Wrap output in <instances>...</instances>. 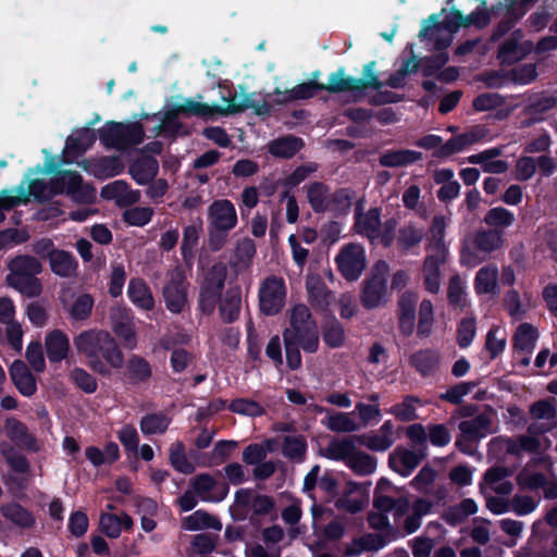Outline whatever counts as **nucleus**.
Listing matches in <instances>:
<instances>
[{
    "label": "nucleus",
    "mask_w": 557,
    "mask_h": 557,
    "mask_svg": "<svg viewBox=\"0 0 557 557\" xmlns=\"http://www.w3.org/2000/svg\"><path fill=\"white\" fill-rule=\"evenodd\" d=\"M420 59H418L417 55L411 52V55L403 61L399 69L388 76L385 84L394 89L404 88L406 77L410 74L417 73L420 69Z\"/></svg>",
    "instance_id": "43"
},
{
    "label": "nucleus",
    "mask_w": 557,
    "mask_h": 557,
    "mask_svg": "<svg viewBox=\"0 0 557 557\" xmlns=\"http://www.w3.org/2000/svg\"><path fill=\"white\" fill-rule=\"evenodd\" d=\"M209 226L219 231H232L238 222L234 203L228 199L214 200L208 208Z\"/></svg>",
    "instance_id": "13"
},
{
    "label": "nucleus",
    "mask_w": 557,
    "mask_h": 557,
    "mask_svg": "<svg viewBox=\"0 0 557 557\" xmlns=\"http://www.w3.org/2000/svg\"><path fill=\"white\" fill-rule=\"evenodd\" d=\"M441 354L434 348H423L414 351L409 357V364L422 377L434 375L441 367Z\"/></svg>",
    "instance_id": "21"
},
{
    "label": "nucleus",
    "mask_w": 557,
    "mask_h": 557,
    "mask_svg": "<svg viewBox=\"0 0 557 557\" xmlns=\"http://www.w3.org/2000/svg\"><path fill=\"white\" fill-rule=\"evenodd\" d=\"M498 269L495 264H488L481 268L474 277V290L478 295L499 293L497 284Z\"/></svg>",
    "instance_id": "34"
},
{
    "label": "nucleus",
    "mask_w": 557,
    "mask_h": 557,
    "mask_svg": "<svg viewBox=\"0 0 557 557\" xmlns=\"http://www.w3.org/2000/svg\"><path fill=\"white\" fill-rule=\"evenodd\" d=\"M422 159V152L409 149H391L380 156L379 162L384 168H403Z\"/></svg>",
    "instance_id": "33"
},
{
    "label": "nucleus",
    "mask_w": 557,
    "mask_h": 557,
    "mask_svg": "<svg viewBox=\"0 0 557 557\" xmlns=\"http://www.w3.org/2000/svg\"><path fill=\"white\" fill-rule=\"evenodd\" d=\"M112 330L126 349H134L137 346L135 326L131 321H115Z\"/></svg>",
    "instance_id": "62"
},
{
    "label": "nucleus",
    "mask_w": 557,
    "mask_h": 557,
    "mask_svg": "<svg viewBox=\"0 0 557 557\" xmlns=\"http://www.w3.org/2000/svg\"><path fill=\"white\" fill-rule=\"evenodd\" d=\"M173 108L178 114L184 115L211 116L218 113L215 106L211 107L208 103L198 102L191 98L186 99L183 103L174 104Z\"/></svg>",
    "instance_id": "57"
},
{
    "label": "nucleus",
    "mask_w": 557,
    "mask_h": 557,
    "mask_svg": "<svg viewBox=\"0 0 557 557\" xmlns=\"http://www.w3.org/2000/svg\"><path fill=\"white\" fill-rule=\"evenodd\" d=\"M94 297L84 293L78 295L70 308V317L75 321H85L91 315L94 308Z\"/></svg>",
    "instance_id": "58"
},
{
    "label": "nucleus",
    "mask_w": 557,
    "mask_h": 557,
    "mask_svg": "<svg viewBox=\"0 0 557 557\" xmlns=\"http://www.w3.org/2000/svg\"><path fill=\"white\" fill-rule=\"evenodd\" d=\"M557 107V97L547 92H541L531 98L523 108V114L528 117L523 126H532L544 121L545 114Z\"/></svg>",
    "instance_id": "16"
},
{
    "label": "nucleus",
    "mask_w": 557,
    "mask_h": 557,
    "mask_svg": "<svg viewBox=\"0 0 557 557\" xmlns=\"http://www.w3.org/2000/svg\"><path fill=\"white\" fill-rule=\"evenodd\" d=\"M485 135L482 128H474L450 137L440 149L433 151L432 156L436 159H445L462 151L467 146L481 140Z\"/></svg>",
    "instance_id": "19"
},
{
    "label": "nucleus",
    "mask_w": 557,
    "mask_h": 557,
    "mask_svg": "<svg viewBox=\"0 0 557 557\" xmlns=\"http://www.w3.org/2000/svg\"><path fill=\"white\" fill-rule=\"evenodd\" d=\"M242 308V288L230 286L219 304L220 317L224 323H233L239 318Z\"/></svg>",
    "instance_id": "25"
},
{
    "label": "nucleus",
    "mask_w": 557,
    "mask_h": 557,
    "mask_svg": "<svg viewBox=\"0 0 557 557\" xmlns=\"http://www.w3.org/2000/svg\"><path fill=\"white\" fill-rule=\"evenodd\" d=\"M9 374L21 395L32 397L36 394V377L23 360H14L9 368Z\"/></svg>",
    "instance_id": "20"
},
{
    "label": "nucleus",
    "mask_w": 557,
    "mask_h": 557,
    "mask_svg": "<svg viewBox=\"0 0 557 557\" xmlns=\"http://www.w3.org/2000/svg\"><path fill=\"white\" fill-rule=\"evenodd\" d=\"M335 261L342 276L348 282H355L367 267L364 248L359 244H347L339 250Z\"/></svg>",
    "instance_id": "10"
},
{
    "label": "nucleus",
    "mask_w": 557,
    "mask_h": 557,
    "mask_svg": "<svg viewBox=\"0 0 557 557\" xmlns=\"http://www.w3.org/2000/svg\"><path fill=\"white\" fill-rule=\"evenodd\" d=\"M425 457L426 453L424 450L413 451L405 447H397L388 456V467L406 478L412 473Z\"/></svg>",
    "instance_id": "15"
},
{
    "label": "nucleus",
    "mask_w": 557,
    "mask_h": 557,
    "mask_svg": "<svg viewBox=\"0 0 557 557\" xmlns=\"http://www.w3.org/2000/svg\"><path fill=\"white\" fill-rule=\"evenodd\" d=\"M307 199L314 213H324L329 208L330 187L323 182H313L306 186Z\"/></svg>",
    "instance_id": "40"
},
{
    "label": "nucleus",
    "mask_w": 557,
    "mask_h": 557,
    "mask_svg": "<svg viewBox=\"0 0 557 557\" xmlns=\"http://www.w3.org/2000/svg\"><path fill=\"white\" fill-rule=\"evenodd\" d=\"M49 189L52 196L65 194L78 203L90 205L96 199V188L84 183L83 176L76 171L57 172L50 180Z\"/></svg>",
    "instance_id": "5"
},
{
    "label": "nucleus",
    "mask_w": 557,
    "mask_h": 557,
    "mask_svg": "<svg viewBox=\"0 0 557 557\" xmlns=\"http://www.w3.org/2000/svg\"><path fill=\"white\" fill-rule=\"evenodd\" d=\"M387 544V540L377 533H367L360 537L354 540L356 549H347L348 556L358 555L361 552H377Z\"/></svg>",
    "instance_id": "54"
},
{
    "label": "nucleus",
    "mask_w": 557,
    "mask_h": 557,
    "mask_svg": "<svg viewBox=\"0 0 557 557\" xmlns=\"http://www.w3.org/2000/svg\"><path fill=\"white\" fill-rule=\"evenodd\" d=\"M418 295L411 290L401 294L398 300V329L403 336L412 335L416 325Z\"/></svg>",
    "instance_id": "18"
},
{
    "label": "nucleus",
    "mask_w": 557,
    "mask_h": 557,
    "mask_svg": "<svg viewBox=\"0 0 557 557\" xmlns=\"http://www.w3.org/2000/svg\"><path fill=\"white\" fill-rule=\"evenodd\" d=\"M170 463L177 472L183 474H190L195 471L194 465L186 457L183 442H176L171 446Z\"/></svg>",
    "instance_id": "56"
},
{
    "label": "nucleus",
    "mask_w": 557,
    "mask_h": 557,
    "mask_svg": "<svg viewBox=\"0 0 557 557\" xmlns=\"http://www.w3.org/2000/svg\"><path fill=\"white\" fill-rule=\"evenodd\" d=\"M45 348L48 360L59 363L67 358L70 351L69 336L61 330H53L46 335Z\"/></svg>",
    "instance_id": "24"
},
{
    "label": "nucleus",
    "mask_w": 557,
    "mask_h": 557,
    "mask_svg": "<svg viewBox=\"0 0 557 557\" xmlns=\"http://www.w3.org/2000/svg\"><path fill=\"white\" fill-rule=\"evenodd\" d=\"M446 9L443 8L438 14L433 13L423 21L422 27L419 32L421 38H429V32L433 28H444L450 34L457 33L460 28H468L474 26L478 29L485 28L492 20V7L490 9H480L463 15L461 11L451 8L448 15L443 21H440V15L444 14Z\"/></svg>",
    "instance_id": "4"
},
{
    "label": "nucleus",
    "mask_w": 557,
    "mask_h": 557,
    "mask_svg": "<svg viewBox=\"0 0 557 557\" xmlns=\"http://www.w3.org/2000/svg\"><path fill=\"white\" fill-rule=\"evenodd\" d=\"M420 61L421 72L424 77L437 76L441 70L449 61V55L447 52H437L432 55L423 57Z\"/></svg>",
    "instance_id": "64"
},
{
    "label": "nucleus",
    "mask_w": 557,
    "mask_h": 557,
    "mask_svg": "<svg viewBox=\"0 0 557 557\" xmlns=\"http://www.w3.org/2000/svg\"><path fill=\"white\" fill-rule=\"evenodd\" d=\"M4 433L8 441L0 442V455L9 468L18 474H27L30 471L28 459L16 448L29 453H37L40 445L34 434L28 431L27 425L15 417H8L4 420Z\"/></svg>",
    "instance_id": "3"
},
{
    "label": "nucleus",
    "mask_w": 557,
    "mask_h": 557,
    "mask_svg": "<svg viewBox=\"0 0 557 557\" xmlns=\"http://www.w3.org/2000/svg\"><path fill=\"white\" fill-rule=\"evenodd\" d=\"M473 244L478 250L491 253L503 245V233L496 228L480 230L474 234Z\"/></svg>",
    "instance_id": "47"
},
{
    "label": "nucleus",
    "mask_w": 557,
    "mask_h": 557,
    "mask_svg": "<svg viewBox=\"0 0 557 557\" xmlns=\"http://www.w3.org/2000/svg\"><path fill=\"white\" fill-rule=\"evenodd\" d=\"M381 225L380 208H370L364 214L356 212L355 227L357 233L367 237L371 243L379 238Z\"/></svg>",
    "instance_id": "26"
},
{
    "label": "nucleus",
    "mask_w": 557,
    "mask_h": 557,
    "mask_svg": "<svg viewBox=\"0 0 557 557\" xmlns=\"http://www.w3.org/2000/svg\"><path fill=\"white\" fill-rule=\"evenodd\" d=\"M376 458L362 450H355L346 466L357 475L372 474L376 469Z\"/></svg>",
    "instance_id": "50"
},
{
    "label": "nucleus",
    "mask_w": 557,
    "mask_h": 557,
    "mask_svg": "<svg viewBox=\"0 0 557 557\" xmlns=\"http://www.w3.org/2000/svg\"><path fill=\"white\" fill-rule=\"evenodd\" d=\"M322 338L329 348L342 347L346 339L343 324L334 317L326 320L322 325Z\"/></svg>",
    "instance_id": "48"
},
{
    "label": "nucleus",
    "mask_w": 557,
    "mask_h": 557,
    "mask_svg": "<svg viewBox=\"0 0 557 557\" xmlns=\"http://www.w3.org/2000/svg\"><path fill=\"white\" fill-rule=\"evenodd\" d=\"M360 488V484L354 481L347 482L344 494L336 502V507L345 509L350 513H358L363 510L366 506V498H352L351 494L356 493Z\"/></svg>",
    "instance_id": "51"
},
{
    "label": "nucleus",
    "mask_w": 557,
    "mask_h": 557,
    "mask_svg": "<svg viewBox=\"0 0 557 557\" xmlns=\"http://www.w3.org/2000/svg\"><path fill=\"white\" fill-rule=\"evenodd\" d=\"M537 337V330L532 324L521 323L512 337V346L515 350L530 355L535 347Z\"/></svg>",
    "instance_id": "42"
},
{
    "label": "nucleus",
    "mask_w": 557,
    "mask_h": 557,
    "mask_svg": "<svg viewBox=\"0 0 557 557\" xmlns=\"http://www.w3.org/2000/svg\"><path fill=\"white\" fill-rule=\"evenodd\" d=\"M2 517L15 527L24 530L32 529L36 524V518L32 511L20 503L10 502L0 507Z\"/></svg>",
    "instance_id": "29"
},
{
    "label": "nucleus",
    "mask_w": 557,
    "mask_h": 557,
    "mask_svg": "<svg viewBox=\"0 0 557 557\" xmlns=\"http://www.w3.org/2000/svg\"><path fill=\"white\" fill-rule=\"evenodd\" d=\"M100 143L109 149H127L143 143L145 137L144 126L139 122L124 124L108 121L98 129Z\"/></svg>",
    "instance_id": "6"
},
{
    "label": "nucleus",
    "mask_w": 557,
    "mask_h": 557,
    "mask_svg": "<svg viewBox=\"0 0 557 557\" xmlns=\"http://www.w3.org/2000/svg\"><path fill=\"white\" fill-rule=\"evenodd\" d=\"M154 214L151 207H133L126 209L123 214V221L129 226L143 227L147 225Z\"/></svg>",
    "instance_id": "60"
},
{
    "label": "nucleus",
    "mask_w": 557,
    "mask_h": 557,
    "mask_svg": "<svg viewBox=\"0 0 557 557\" xmlns=\"http://www.w3.org/2000/svg\"><path fill=\"white\" fill-rule=\"evenodd\" d=\"M323 91L322 83L308 81L294 86L290 89L281 90L276 87L273 91L277 98L274 99L276 106H286L298 100H308Z\"/></svg>",
    "instance_id": "17"
},
{
    "label": "nucleus",
    "mask_w": 557,
    "mask_h": 557,
    "mask_svg": "<svg viewBox=\"0 0 557 557\" xmlns=\"http://www.w3.org/2000/svg\"><path fill=\"white\" fill-rule=\"evenodd\" d=\"M127 297L131 302L139 309L150 311L154 308L156 302L151 289L140 277L129 280Z\"/></svg>",
    "instance_id": "28"
},
{
    "label": "nucleus",
    "mask_w": 557,
    "mask_h": 557,
    "mask_svg": "<svg viewBox=\"0 0 557 557\" xmlns=\"http://www.w3.org/2000/svg\"><path fill=\"white\" fill-rule=\"evenodd\" d=\"M228 410L231 412L251 418L262 417L265 414L264 407L258 401L249 398H236L232 400L228 405Z\"/></svg>",
    "instance_id": "55"
},
{
    "label": "nucleus",
    "mask_w": 557,
    "mask_h": 557,
    "mask_svg": "<svg viewBox=\"0 0 557 557\" xmlns=\"http://www.w3.org/2000/svg\"><path fill=\"white\" fill-rule=\"evenodd\" d=\"M124 376L132 386L146 385L152 377V367L144 357L132 355L126 362Z\"/></svg>",
    "instance_id": "23"
},
{
    "label": "nucleus",
    "mask_w": 557,
    "mask_h": 557,
    "mask_svg": "<svg viewBox=\"0 0 557 557\" xmlns=\"http://www.w3.org/2000/svg\"><path fill=\"white\" fill-rule=\"evenodd\" d=\"M227 277L224 263H214L206 273L199 288L198 310L205 315H211L220 304Z\"/></svg>",
    "instance_id": "7"
},
{
    "label": "nucleus",
    "mask_w": 557,
    "mask_h": 557,
    "mask_svg": "<svg viewBox=\"0 0 557 557\" xmlns=\"http://www.w3.org/2000/svg\"><path fill=\"white\" fill-rule=\"evenodd\" d=\"M97 132L89 126L76 129L65 141L62 162L73 163L82 157L96 141Z\"/></svg>",
    "instance_id": "12"
},
{
    "label": "nucleus",
    "mask_w": 557,
    "mask_h": 557,
    "mask_svg": "<svg viewBox=\"0 0 557 557\" xmlns=\"http://www.w3.org/2000/svg\"><path fill=\"white\" fill-rule=\"evenodd\" d=\"M484 223L497 230V227H509L515 222V214L504 207L490 209L483 219Z\"/></svg>",
    "instance_id": "59"
},
{
    "label": "nucleus",
    "mask_w": 557,
    "mask_h": 557,
    "mask_svg": "<svg viewBox=\"0 0 557 557\" xmlns=\"http://www.w3.org/2000/svg\"><path fill=\"white\" fill-rule=\"evenodd\" d=\"M286 363L290 370H298L302 364L300 348L314 354L319 349V330L311 311L304 304L295 305L289 317V326L283 333Z\"/></svg>",
    "instance_id": "2"
},
{
    "label": "nucleus",
    "mask_w": 557,
    "mask_h": 557,
    "mask_svg": "<svg viewBox=\"0 0 557 557\" xmlns=\"http://www.w3.org/2000/svg\"><path fill=\"white\" fill-rule=\"evenodd\" d=\"M189 282L183 271L176 270L162 288L165 308L173 314H180L188 305Z\"/></svg>",
    "instance_id": "11"
},
{
    "label": "nucleus",
    "mask_w": 557,
    "mask_h": 557,
    "mask_svg": "<svg viewBox=\"0 0 557 557\" xmlns=\"http://www.w3.org/2000/svg\"><path fill=\"white\" fill-rule=\"evenodd\" d=\"M355 196V190L351 188H337L334 193L330 194L329 208L326 212H331L336 216L348 214Z\"/></svg>",
    "instance_id": "41"
},
{
    "label": "nucleus",
    "mask_w": 557,
    "mask_h": 557,
    "mask_svg": "<svg viewBox=\"0 0 557 557\" xmlns=\"http://www.w3.org/2000/svg\"><path fill=\"white\" fill-rule=\"evenodd\" d=\"M364 86L362 79L352 76H345V70L339 67L329 76V83L323 84V90L330 94H339L346 91H362Z\"/></svg>",
    "instance_id": "30"
},
{
    "label": "nucleus",
    "mask_w": 557,
    "mask_h": 557,
    "mask_svg": "<svg viewBox=\"0 0 557 557\" xmlns=\"http://www.w3.org/2000/svg\"><path fill=\"white\" fill-rule=\"evenodd\" d=\"M492 17H500L502 20L494 27L491 39L497 41L508 34L515 25L524 16V12L517 11L512 3L500 0L492 5Z\"/></svg>",
    "instance_id": "14"
},
{
    "label": "nucleus",
    "mask_w": 557,
    "mask_h": 557,
    "mask_svg": "<svg viewBox=\"0 0 557 557\" xmlns=\"http://www.w3.org/2000/svg\"><path fill=\"white\" fill-rule=\"evenodd\" d=\"M349 412H334L326 417L323 424L332 432L350 433L358 431L361 425L357 423Z\"/></svg>",
    "instance_id": "52"
},
{
    "label": "nucleus",
    "mask_w": 557,
    "mask_h": 557,
    "mask_svg": "<svg viewBox=\"0 0 557 557\" xmlns=\"http://www.w3.org/2000/svg\"><path fill=\"white\" fill-rule=\"evenodd\" d=\"M79 355L86 358V366L102 377L111 376V370L124 366V354L115 338L104 330H86L74 338Z\"/></svg>",
    "instance_id": "1"
},
{
    "label": "nucleus",
    "mask_w": 557,
    "mask_h": 557,
    "mask_svg": "<svg viewBox=\"0 0 557 557\" xmlns=\"http://www.w3.org/2000/svg\"><path fill=\"white\" fill-rule=\"evenodd\" d=\"M308 449L304 435H286L283 438L282 454L292 461H304Z\"/></svg>",
    "instance_id": "46"
},
{
    "label": "nucleus",
    "mask_w": 557,
    "mask_h": 557,
    "mask_svg": "<svg viewBox=\"0 0 557 557\" xmlns=\"http://www.w3.org/2000/svg\"><path fill=\"white\" fill-rule=\"evenodd\" d=\"M184 528L189 531H198L203 529H213L220 531L222 529L221 521L210 515L208 511L199 509L184 519Z\"/></svg>",
    "instance_id": "45"
},
{
    "label": "nucleus",
    "mask_w": 557,
    "mask_h": 557,
    "mask_svg": "<svg viewBox=\"0 0 557 557\" xmlns=\"http://www.w3.org/2000/svg\"><path fill=\"white\" fill-rule=\"evenodd\" d=\"M100 196L106 200H115L119 207L132 206L140 198L139 191L129 189V185L123 180L104 185L100 190Z\"/></svg>",
    "instance_id": "22"
},
{
    "label": "nucleus",
    "mask_w": 557,
    "mask_h": 557,
    "mask_svg": "<svg viewBox=\"0 0 557 557\" xmlns=\"http://www.w3.org/2000/svg\"><path fill=\"white\" fill-rule=\"evenodd\" d=\"M356 443L355 435L342 440L333 438L326 448L321 450V456L330 460L344 461L346 465L356 450Z\"/></svg>",
    "instance_id": "31"
},
{
    "label": "nucleus",
    "mask_w": 557,
    "mask_h": 557,
    "mask_svg": "<svg viewBox=\"0 0 557 557\" xmlns=\"http://www.w3.org/2000/svg\"><path fill=\"white\" fill-rule=\"evenodd\" d=\"M178 112L173 107L166 110L160 119L161 122L154 126V134L176 138L184 127L183 123L178 120Z\"/></svg>",
    "instance_id": "49"
},
{
    "label": "nucleus",
    "mask_w": 557,
    "mask_h": 557,
    "mask_svg": "<svg viewBox=\"0 0 557 557\" xmlns=\"http://www.w3.org/2000/svg\"><path fill=\"white\" fill-rule=\"evenodd\" d=\"M259 309L268 317L278 314L285 305L286 285L283 277L271 275L263 280L260 285Z\"/></svg>",
    "instance_id": "9"
},
{
    "label": "nucleus",
    "mask_w": 557,
    "mask_h": 557,
    "mask_svg": "<svg viewBox=\"0 0 557 557\" xmlns=\"http://www.w3.org/2000/svg\"><path fill=\"white\" fill-rule=\"evenodd\" d=\"M70 380L86 394H94L98 388L97 379L79 367H75L70 371Z\"/></svg>",
    "instance_id": "63"
},
{
    "label": "nucleus",
    "mask_w": 557,
    "mask_h": 557,
    "mask_svg": "<svg viewBox=\"0 0 557 557\" xmlns=\"http://www.w3.org/2000/svg\"><path fill=\"white\" fill-rule=\"evenodd\" d=\"M304 147V140L294 135H287L272 140L269 144V152L273 157L290 159Z\"/></svg>",
    "instance_id": "37"
},
{
    "label": "nucleus",
    "mask_w": 557,
    "mask_h": 557,
    "mask_svg": "<svg viewBox=\"0 0 557 557\" xmlns=\"http://www.w3.org/2000/svg\"><path fill=\"white\" fill-rule=\"evenodd\" d=\"M124 165L117 156L101 157L91 163V172L95 177L104 180L120 175Z\"/></svg>",
    "instance_id": "44"
},
{
    "label": "nucleus",
    "mask_w": 557,
    "mask_h": 557,
    "mask_svg": "<svg viewBox=\"0 0 557 557\" xmlns=\"http://www.w3.org/2000/svg\"><path fill=\"white\" fill-rule=\"evenodd\" d=\"M492 424V420L485 413H480L470 420L461 421L458 425L460 435L465 440H472L474 442L485 436V432Z\"/></svg>",
    "instance_id": "35"
},
{
    "label": "nucleus",
    "mask_w": 557,
    "mask_h": 557,
    "mask_svg": "<svg viewBox=\"0 0 557 557\" xmlns=\"http://www.w3.org/2000/svg\"><path fill=\"white\" fill-rule=\"evenodd\" d=\"M476 334L475 317H465L457 325V344L460 348H468Z\"/></svg>",
    "instance_id": "61"
},
{
    "label": "nucleus",
    "mask_w": 557,
    "mask_h": 557,
    "mask_svg": "<svg viewBox=\"0 0 557 557\" xmlns=\"http://www.w3.org/2000/svg\"><path fill=\"white\" fill-rule=\"evenodd\" d=\"M200 227L191 224L183 230L181 255L186 264H191L195 259V249L199 240Z\"/></svg>",
    "instance_id": "53"
},
{
    "label": "nucleus",
    "mask_w": 557,
    "mask_h": 557,
    "mask_svg": "<svg viewBox=\"0 0 557 557\" xmlns=\"http://www.w3.org/2000/svg\"><path fill=\"white\" fill-rule=\"evenodd\" d=\"M5 282L10 287L28 298H36L42 293V284L37 276L8 274Z\"/></svg>",
    "instance_id": "36"
},
{
    "label": "nucleus",
    "mask_w": 557,
    "mask_h": 557,
    "mask_svg": "<svg viewBox=\"0 0 557 557\" xmlns=\"http://www.w3.org/2000/svg\"><path fill=\"white\" fill-rule=\"evenodd\" d=\"M51 271L64 278L76 275L78 261L74 255L63 249H57L49 259Z\"/></svg>",
    "instance_id": "32"
},
{
    "label": "nucleus",
    "mask_w": 557,
    "mask_h": 557,
    "mask_svg": "<svg viewBox=\"0 0 557 557\" xmlns=\"http://www.w3.org/2000/svg\"><path fill=\"white\" fill-rule=\"evenodd\" d=\"M159 172L158 160L153 157H141L134 161L128 169V173L136 184L140 186L152 182Z\"/></svg>",
    "instance_id": "27"
},
{
    "label": "nucleus",
    "mask_w": 557,
    "mask_h": 557,
    "mask_svg": "<svg viewBox=\"0 0 557 557\" xmlns=\"http://www.w3.org/2000/svg\"><path fill=\"white\" fill-rule=\"evenodd\" d=\"M172 419L164 412H152L141 417L139 428L145 436L162 435L164 434Z\"/></svg>",
    "instance_id": "39"
},
{
    "label": "nucleus",
    "mask_w": 557,
    "mask_h": 557,
    "mask_svg": "<svg viewBox=\"0 0 557 557\" xmlns=\"http://www.w3.org/2000/svg\"><path fill=\"white\" fill-rule=\"evenodd\" d=\"M8 269L9 274L37 276L42 272V264L36 257L18 255L10 260Z\"/></svg>",
    "instance_id": "38"
},
{
    "label": "nucleus",
    "mask_w": 557,
    "mask_h": 557,
    "mask_svg": "<svg viewBox=\"0 0 557 557\" xmlns=\"http://www.w3.org/2000/svg\"><path fill=\"white\" fill-rule=\"evenodd\" d=\"M388 263L379 260L362 283L360 304L367 310L379 308L387 301Z\"/></svg>",
    "instance_id": "8"
}]
</instances>
